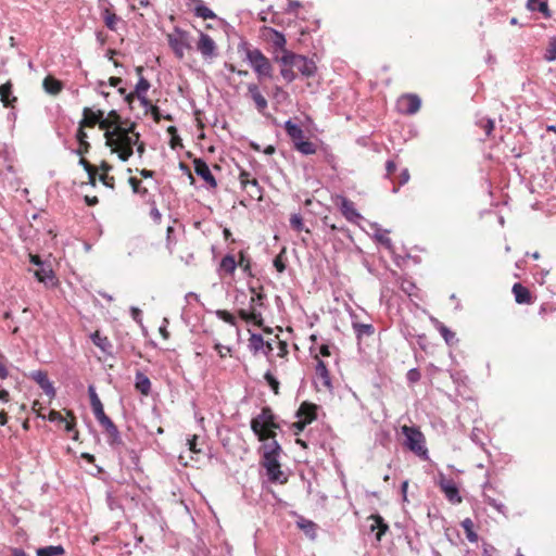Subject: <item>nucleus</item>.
I'll return each instance as SVG.
<instances>
[{
  "label": "nucleus",
  "mask_w": 556,
  "mask_h": 556,
  "mask_svg": "<svg viewBox=\"0 0 556 556\" xmlns=\"http://www.w3.org/2000/svg\"><path fill=\"white\" fill-rule=\"evenodd\" d=\"M238 53L243 55V61L250 65L260 81L274 79L273 58H267L258 48L253 47L244 38L240 39Z\"/></svg>",
  "instance_id": "f257e3e1"
},
{
  "label": "nucleus",
  "mask_w": 556,
  "mask_h": 556,
  "mask_svg": "<svg viewBox=\"0 0 556 556\" xmlns=\"http://www.w3.org/2000/svg\"><path fill=\"white\" fill-rule=\"evenodd\" d=\"M276 416L269 406H264L261 413L251 419L250 426L252 432L262 442L275 438L273 429L279 428L276 424Z\"/></svg>",
  "instance_id": "f03ea898"
},
{
  "label": "nucleus",
  "mask_w": 556,
  "mask_h": 556,
  "mask_svg": "<svg viewBox=\"0 0 556 556\" xmlns=\"http://www.w3.org/2000/svg\"><path fill=\"white\" fill-rule=\"evenodd\" d=\"M274 61L280 65H293L305 78L314 77L317 73V65L312 59L293 51H286L282 55L275 54Z\"/></svg>",
  "instance_id": "7ed1b4c3"
},
{
  "label": "nucleus",
  "mask_w": 556,
  "mask_h": 556,
  "mask_svg": "<svg viewBox=\"0 0 556 556\" xmlns=\"http://www.w3.org/2000/svg\"><path fill=\"white\" fill-rule=\"evenodd\" d=\"M405 435V446L422 460L429 458L424 433L416 427L404 426L402 429Z\"/></svg>",
  "instance_id": "20e7f679"
},
{
  "label": "nucleus",
  "mask_w": 556,
  "mask_h": 556,
  "mask_svg": "<svg viewBox=\"0 0 556 556\" xmlns=\"http://www.w3.org/2000/svg\"><path fill=\"white\" fill-rule=\"evenodd\" d=\"M267 295L264 292H258L252 295L249 302V309L240 308L238 311L239 317L244 321L260 323L263 320L262 313L258 308L266 306Z\"/></svg>",
  "instance_id": "39448f33"
},
{
  "label": "nucleus",
  "mask_w": 556,
  "mask_h": 556,
  "mask_svg": "<svg viewBox=\"0 0 556 556\" xmlns=\"http://www.w3.org/2000/svg\"><path fill=\"white\" fill-rule=\"evenodd\" d=\"M167 42L178 60L184 59L186 49H191L190 34L178 26L174 28L173 34L167 35Z\"/></svg>",
  "instance_id": "423d86ee"
},
{
  "label": "nucleus",
  "mask_w": 556,
  "mask_h": 556,
  "mask_svg": "<svg viewBox=\"0 0 556 556\" xmlns=\"http://www.w3.org/2000/svg\"><path fill=\"white\" fill-rule=\"evenodd\" d=\"M437 484L451 504L457 505L462 503L463 498L459 494V489L453 479L447 478L443 472H440Z\"/></svg>",
  "instance_id": "0eeeda50"
},
{
  "label": "nucleus",
  "mask_w": 556,
  "mask_h": 556,
  "mask_svg": "<svg viewBox=\"0 0 556 556\" xmlns=\"http://www.w3.org/2000/svg\"><path fill=\"white\" fill-rule=\"evenodd\" d=\"M105 138L108 140V144L114 148H134L135 144L138 143L140 134H136V138L127 135L126 132H121L117 129L106 130Z\"/></svg>",
  "instance_id": "6e6552de"
},
{
  "label": "nucleus",
  "mask_w": 556,
  "mask_h": 556,
  "mask_svg": "<svg viewBox=\"0 0 556 556\" xmlns=\"http://www.w3.org/2000/svg\"><path fill=\"white\" fill-rule=\"evenodd\" d=\"M421 106V99L415 93H407L399 98L396 102L397 111L405 115L416 114Z\"/></svg>",
  "instance_id": "1a4fd4ad"
},
{
  "label": "nucleus",
  "mask_w": 556,
  "mask_h": 556,
  "mask_svg": "<svg viewBox=\"0 0 556 556\" xmlns=\"http://www.w3.org/2000/svg\"><path fill=\"white\" fill-rule=\"evenodd\" d=\"M28 378L35 381L50 399H54L56 390L45 370L38 369L29 372Z\"/></svg>",
  "instance_id": "9d476101"
},
{
  "label": "nucleus",
  "mask_w": 556,
  "mask_h": 556,
  "mask_svg": "<svg viewBox=\"0 0 556 556\" xmlns=\"http://www.w3.org/2000/svg\"><path fill=\"white\" fill-rule=\"evenodd\" d=\"M199 41L197 43V49L201 53V55L207 60H212L218 55L217 46L212 37L203 31H199Z\"/></svg>",
  "instance_id": "9b49d317"
},
{
  "label": "nucleus",
  "mask_w": 556,
  "mask_h": 556,
  "mask_svg": "<svg viewBox=\"0 0 556 556\" xmlns=\"http://www.w3.org/2000/svg\"><path fill=\"white\" fill-rule=\"evenodd\" d=\"M193 167L197 176H199L206 182L208 189H215L217 187V180L212 174L207 163L203 159H194Z\"/></svg>",
  "instance_id": "f8f14e48"
},
{
  "label": "nucleus",
  "mask_w": 556,
  "mask_h": 556,
  "mask_svg": "<svg viewBox=\"0 0 556 556\" xmlns=\"http://www.w3.org/2000/svg\"><path fill=\"white\" fill-rule=\"evenodd\" d=\"M34 276L39 282L43 283L46 287H55L58 283V279L52 269V265L49 261L43 263V265L39 266L34 271Z\"/></svg>",
  "instance_id": "ddd939ff"
},
{
  "label": "nucleus",
  "mask_w": 556,
  "mask_h": 556,
  "mask_svg": "<svg viewBox=\"0 0 556 556\" xmlns=\"http://www.w3.org/2000/svg\"><path fill=\"white\" fill-rule=\"evenodd\" d=\"M83 119L80 126L93 127L99 123L101 129L106 128L108 122L104 119V112L102 110L92 111L90 108L83 110Z\"/></svg>",
  "instance_id": "4468645a"
},
{
  "label": "nucleus",
  "mask_w": 556,
  "mask_h": 556,
  "mask_svg": "<svg viewBox=\"0 0 556 556\" xmlns=\"http://www.w3.org/2000/svg\"><path fill=\"white\" fill-rule=\"evenodd\" d=\"M264 454L262 458L263 466H267L269 464H276L279 457V453L281 452V446L279 443L274 439H271L270 442L263 444Z\"/></svg>",
  "instance_id": "2eb2a0df"
},
{
  "label": "nucleus",
  "mask_w": 556,
  "mask_h": 556,
  "mask_svg": "<svg viewBox=\"0 0 556 556\" xmlns=\"http://www.w3.org/2000/svg\"><path fill=\"white\" fill-rule=\"evenodd\" d=\"M340 203L339 208L342 213V215L351 223H357L359 219H362V215L358 213V211L355 208L354 203L348 199L346 197L340 195Z\"/></svg>",
  "instance_id": "dca6fc26"
},
{
  "label": "nucleus",
  "mask_w": 556,
  "mask_h": 556,
  "mask_svg": "<svg viewBox=\"0 0 556 556\" xmlns=\"http://www.w3.org/2000/svg\"><path fill=\"white\" fill-rule=\"evenodd\" d=\"M248 96L255 103V108L260 113H264L268 106L266 98L262 94L258 85L254 83L248 84Z\"/></svg>",
  "instance_id": "f3484780"
},
{
  "label": "nucleus",
  "mask_w": 556,
  "mask_h": 556,
  "mask_svg": "<svg viewBox=\"0 0 556 556\" xmlns=\"http://www.w3.org/2000/svg\"><path fill=\"white\" fill-rule=\"evenodd\" d=\"M369 520H372V523L370 525V531L374 532L377 530L376 533V542L379 544L382 540V536L389 531V525L386 522L383 517L379 514H371L368 517Z\"/></svg>",
  "instance_id": "a211bd4d"
},
{
  "label": "nucleus",
  "mask_w": 556,
  "mask_h": 556,
  "mask_svg": "<svg viewBox=\"0 0 556 556\" xmlns=\"http://www.w3.org/2000/svg\"><path fill=\"white\" fill-rule=\"evenodd\" d=\"M269 30L271 33V38H270V43L273 47L271 55L273 56L275 54L282 55V54H285L286 51H289L286 48L287 39H286L285 35L281 31L274 29V28H269Z\"/></svg>",
  "instance_id": "6ab92c4d"
},
{
  "label": "nucleus",
  "mask_w": 556,
  "mask_h": 556,
  "mask_svg": "<svg viewBox=\"0 0 556 556\" xmlns=\"http://www.w3.org/2000/svg\"><path fill=\"white\" fill-rule=\"evenodd\" d=\"M91 342L99 348L105 355H113V344L106 336H102L99 331H94L89 336Z\"/></svg>",
  "instance_id": "aec40b11"
},
{
  "label": "nucleus",
  "mask_w": 556,
  "mask_h": 556,
  "mask_svg": "<svg viewBox=\"0 0 556 556\" xmlns=\"http://www.w3.org/2000/svg\"><path fill=\"white\" fill-rule=\"evenodd\" d=\"M266 469V476L268 478V481L271 483H279L283 484L288 481V477L285 475V472L280 469V463L277 462L276 464H269L267 466H264Z\"/></svg>",
  "instance_id": "412c9836"
},
{
  "label": "nucleus",
  "mask_w": 556,
  "mask_h": 556,
  "mask_svg": "<svg viewBox=\"0 0 556 556\" xmlns=\"http://www.w3.org/2000/svg\"><path fill=\"white\" fill-rule=\"evenodd\" d=\"M295 416L308 425L317 417V405L304 402L296 410Z\"/></svg>",
  "instance_id": "4be33fe9"
},
{
  "label": "nucleus",
  "mask_w": 556,
  "mask_h": 556,
  "mask_svg": "<svg viewBox=\"0 0 556 556\" xmlns=\"http://www.w3.org/2000/svg\"><path fill=\"white\" fill-rule=\"evenodd\" d=\"M283 128L293 142V146H295V141H301L305 138L302 127L294 123L291 118L285 122Z\"/></svg>",
  "instance_id": "5701e85b"
},
{
  "label": "nucleus",
  "mask_w": 556,
  "mask_h": 556,
  "mask_svg": "<svg viewBox=\"0 0 556 556\" xmlns=\"http://www.w3.org/2000/svg\"><path fill=\"white\" fill-rule=\"evenodd\" d=\"M315 358L317 361V364L315 366L316 377L320 380L324 387L331 388V377L326 363L321 361L318 356H316Z\"/></svg>",
  "instance_id": "b1692460"
},
{
  "label": "nucleus",
  "mask_w": 556,
  "mask_h": 556,
  "mask_svg": "<svg viewBox=\"0 0 556 556\" xmlns=\"http://www.w3.org/2000/svg\"><path fill=\"white\" fill-rule=\"evenodd\" d=\"M238 267L237 261L232 254H226L218 266V274L220 276L228 275L232 276L236 271V268Z\"/></svg>",
  "instance_id": "393cba45"
},
{
  "label": "nucleus",
  "mask_w": 556,
  "mask_h": 556,
  "mask_svg": "<svg viewBox=\"0 0 556 556\" xmlns=\"http://www.w3.org/2000/svg\"><path fill=\"white\" fill-rule=\"evenodd\" d=\"M135 389L144 396H148L151 392V380L140 370H137L135 375Z\"/></svg>",
  "instance_id": "a878e982"
},
{
  "label": "nucleus",
  "mask_w": 556,
  "mask_h": 556,
  "mask_svg": "<svg viewBox=\"0 0 556 556\" xmlns=\"http://www.w3.org/2000/svg\"><path fill=\"white\" fill-rule=\"evenodd\" d=\"M296 526L311 540H315L316 539L318 526L314 521H312L309 519H306L303 516H299L298 520H296Z\"/></svg>",
  "instance_id": "bb28decb"
},
{
  "label": "nucleus",
  "mask_w": 556,
  "mask_h": 556,
  "mask_svg": "<svg viewBox=\"0 0 556 556\" xmlns=\"http://www.w3.org/2000/svg\"><path fill=\"white\" fill-rule=\"evenodd\" d=\"M433 325H434L435 329L440 332V334L443 337L445 343L448 346H454L458 342V339L456 338L455 332H453L443 323H441L438 319H433Z\"/></svg>",
  "instance_id": "cd10ccee"
},
{
  "label": "nucleus",
  "mask_w": 556,
  "mask_h": 556,
  "mask_svg": "<svg viewBox=\"0 0 556 556\" xmlns=\"http://www.w3.org/2000/svg\"><path fill=\"white\" fill-rule=\"evenodd\" d=\"M515 300L518 304H530L532 303V295L528 288L519 282H516L511 289Z\"/></svg>",
  "instance_id": "c85d7f7f"
},
{
  "label": "nucleus",
  "mask_w": 556,
  "mask_h": 556,
  "mask_svg": "<svg viewBox=\"0 0 556 556\" xmlns=\"http://www.w3.org/2000/svg\"><path fill=\"white\" fill-rule=\"evenodd\" d=\"M526 7L531 12L542 13L544 18L552 17V11L548 8L547 0H528Z\"/></svg>",
  "instance_id": "c756f323"
},
{
  "label": "nucleus",
  "mask_w": 556,
  "mask_h": 556,
  "mask_svg": "<svg viewBox=\"0 0 556 556\" xmlns=\"http://www.w3.org/2000/svg\"><path fill=\"white\" fill-rule=\"evenodd\" d=\"M42 88L48 94L58 96L63 90V83L60 79L48 75L42 81Z\"/></svg>",
  "instance_id": "7c9ffc66"
},
{
  "label": "nucleus",
  "mask_w": 556,
  "mask_h": 556,
  "mask_svg": "<svg viewBox=\"0 0 556 556\" xmlns=\"http://www.w3.org/2000/svg\"><path fill=\"white\" fill-rule=\"evenodd\" d=\"M0 100L7 108H13V103L17 101V98L13 96L12 84L10 81L0 86Z\"/></svg>",
  "instance_id": "2f4dec72"
},
{
  "label": "nucleus",
  "mask_w": 556,
  "mask_h": 556,
  "mask_svg": "<svg viewBox=\"0 0 556 556\" xmlns=\"http://www.w3.org/2000/svg\"><path fill=\"white\" fill-rule=\"evenodd\" d=\"M249 184L248 189H244L247 191V194L249 197V200L251 201H262L264 189L260 185L258 180L256 178H252Z\"/></svg>",
  "instance_id": "473e14b6"
},
{
  "label": "nucleus",
  "mask_w": 556,
  "mask_h": 556,
  "mask_svg": "<svg viewBox=\"0 0 556 556\" xmlns=\"http://www.w3.org/2000/svg\"><path fill=\"white\" fill-rule=\"evenodd\" d=\"M142 71L143 68L141 66L137 67L136 68V72L137 74L139 75V80L138 83L136 84L135 86V90H134V98L135 97H140V96H147V92L148 90L150 89L151 85L149 83L148 79H146L143 76H142Z\"/></svg>",
  "instance_id": "72a5a7b5"
},
{
  "label": "nucleus",
  "mask_w": 556,
  "mask_h": 556,
  "mask_svg": "<svg viewBox=\"0 0 556 556\" xmlns=\"http://www.w3.org/2000/svg\"><path fill=\"white\" fill-rule=\"evenodd\" d=\"M108 438L106 442L110 445V447L114 451H117L121 446L124 445L122 434L117 428V426L113 427L109 431L105 432Z\"/></svg>",
  "instance_id": "f704fd0d"
},
{
  "label": "nucleus",
  "mask_w": 556,
  "mask_h": 556,
  "mask_svg": "<svg viewBox=\"0 0 556 556\" xmlns=\"http://www.w3.org/2000/svg\"><path fill=\"white\" fill-rule=\"evenodd\" d=\"M352 327L358 341H361L363 337H370L375 333V327L371 324L353 321Z\"/></svg>",
  "instance_id": "c9c22d12"
},
{
  "label": "nucleus",
  "mask_w": 556,
  "mask_h": 556,
  "mask_svg": "<svg viewBox=\"0 0 556 556\" xmlns=\"http://www.w3.org/2000/svg\"><path fill=\"white\" fill-rule=\"evenodd\" d=\"M65 549L62 545H48L36 549L37 556H63Z\"/></svg>",
  "instance_id": "e433bc0d"
},
{
  "label": "nucleus",
  "mask_w": 556,
  "mask_h": 556,
  "mask_svg": "<svg viewBox=\"0 0 556 556\" xmlns=\"http://www.w3.org/2000/svg\"><path fill=\"white\" fill-rule=\"evenodd\" d=\"M248 348L254 355L265 348V341L261 333H251Z\"/></svg>",
  "instance_id": "4c0bfd02"
},
{
  "label": "nucleus",
  "mask_w": 556,
  "mask_h": 556,
  "mask_svg": "<svg viewBox=\"0 0 556 556\" xmlns=\"http://www.w3.org/2000/svg\"><path fill=\"white\" fill-rule=\"evenodd\" d=\"M198 4L194 7V15L203 20H214L216 14L206 7L201 0H197Z\"/></svg>",
  "instance_id": "58836bf2"
},
{
  "label": "nucleus",
  "mask_w": 556,
  "mask_h": 556,
  "mask_svg": "<svg viewBox=\"0 0 556 556\" xmlns=\"http://www.w3.org/2000/svg\"><path fill=\"white\" fill-rule=\"evenodd\" d=\"M295 150L304 155H312L316 153V144L305 138L301 141H295Z\"/></svg>",
  "instance_id": "ea45409f"
},
{
  "label": "nucleus",
  "mask_w": 556,
  "mask_h": 556,
  "mask_svg": "<svg viewBox=\"0 0 556 556\" xmlns=\"http://www.w3.org/2000/svg\"><path fill=\"white\" fill-rule=\"evenodd\" d=\"M238 267L242 269V271L249 276L254 277V274L252 273V261L249 255H247L244 252L239 253V260L237 261Z\"/></svg>",
  "instance_id": "a19ab883"
},
{
  "label": "nucleus",
  "mask_w": 556,
  "mask_h": 556,
  "mask_svg": "<svg viewBox=\"0 0 556 556\" xmlns=\"http://www.w3.org/2000/svg\"><path fill=\"white\" fill-rule=\"evenodd\" d=\"M462 527L465 530L466 538L469 542L476 543L479 539L477 532L473 529V522L470 518H466L462 521Z\"/></svg>",
  "instance_id": "79ce46f5"
},
{
  "label": "nucleus",
  "mask_w": 556,
  "mask_h": 556,
  "mask_svg": "<svg viewBox=\"0 0 556 556\" xmlns=\"http://www.w3.org/2000/svg\"><path fill=\"white\" fill-rule=\"evenodd\" d=\"M102 17L105 26L110 30H116V25L121 18L115 13L111 12L109 9H104L102 12Z\"/></svg>",
  "instance_id": "37998d69"
},
{
  "label": "nucleus",
  "mask_w": 556,
  "mask_h": 556,
  "mask_svg": "<svg viewBox=\"0 0 556 556\" xmlns=\"http://www.w3.org/2000/svg\"><path fill=\"white\" fill-rule=\"evenodd\" d=\"M483 500L485 504L493 507L497 513L502 514L503 516L507 515V507L502 502L491 497L486 493H483Z\"/></svg>",
  "instance_id": "c03bdc74"
},
{
  "label": "nucleus",
  "mask_w": 556,
  "mask_h": 556,
  "mask_svg": "<svg viewBox=\"0 0 556 556\" xmlns=\"http://www.w3.org/2000/svg\"><path fill=\"white\" fill-rule=\"evenodd\" d=\"M273 265L278 273H283L287 268V257L286 250L282 249L279 254H277L273 261Z\"/></svg>",
  "instance_id": "a18cd8bd"
},
{
  "label": "nucleus",
  "mask_w": 556,
  "mask_h": 556,
  "mask_svg": "<svg viewBox=\"0 0 556 556\" xmlns=\"http://www.w3.org/2000/svg\"><path fill=\"white\" fill-rule=\"evenodd\" d=\"M293 65H281L280 67V76L287 83L290 84L294 81L298 77L296 73L292 70Z\"/></svg>",
  "instance_id": "49530a36"
},
{
  "label": "nucleus",
  "mask_w": 556,
  "mask_h": 556,
  "mask_svg": "<svg viewBox=\"0 0 556 556\" xmlns=\"http://www.w3.org/2000/svg\"><path fill=\"white\" fill-rule=\"evenodd\" d=\"M544 59L547 62L556 61V36L548 39V45L544 53Z\"/></svg>",
  "instance_id": "de8ad7c7"
},
{
  "label": "nucleus",
  "mask_w": 556,
  "mask_h": 556,
  "mask_svg": "<svg viewBox=\"0 0 556 556\" xmlns=\"http://www.w3.org/2000/svg\"><path fill=\"white\" fill-rule=\"evenodd\" d=\"M289 222L290 227L296 232H301L305 229L304 222L300 213L291 214Z\"/></svg>",
  "instance_id": "09e8293b"
},
{
  "label": "nucleus",
  "mask_w": 556,
  "mask_h": 556,
  "mask_svg": "<svg viewBox=\"0 0 556 556\" xmlns=\"http://www.w3.org/2000/svg\"><path fill=\"white\" fill-rule=\"evenodd\" d=\"M128 182L134 193L140 194L142 198H144L149 193L148 189L141 186V180H139L138 178L130 177L128 179Z\"/></svg>",
  "instance_id": "8fccbe9b"
},
{
  "label": "nucleus",
  "mask_w": 556,
  "mask_h": 556,
  "mask_svg": "<svg viewBox=\"0 0 556 556\" xmlns=\"http://www.w3.org/2000/svg\"><path fill=\"white\" fill-rule=\"evenodd\" d=\"M264 380L266 381V383L268 384V387L271 389V391L275 394L279 393V386H280V383H279L278 379L271 374L270 370H267L264 374Z\"/></svg>",
  "instance_id": "3c124183"
},
{
  "label": "nucleus",
  "mask_w": 556,
  "mask_h": 556,
  "mask_svg": "<svg viewBox=\"0 0 556 556\" xmlns=\"http://www.w3.org/2000/svg\"><path fill=\"white\" fill-rule=\"evenodd\" d=\"M375 238L376 240L381 243L389 252H391L392 254L394 253V245H393V242L392 240L387 237L384 233H381V232H376L375 233Z\"/></svg>",
  "instance_id": "603ef678"
},
{
  "label": "nucleus",
  "mask_w": 556,
  "mask_h": 556,
  "mask_svg": "<svg viewBox=\"0 0 556 556\" xmlns=\"http://www.w3.org/2000/svg\"><path fill=\"white\" fill-rule=\"evenodd\" d=\"M216 316L220 320H223V321H225V323H227V324H229L231 326H236L237 325L236 317L231 313H229L228 311L218 309V311H216Z\"/></svg>",
  "instance_id": "864d4df0"
},
{
  "label": "nucleus",
  "mask_w": 556,
  "mask_h": 556,
  "mask_svg": "<svg viewBox=\"0 0 556 556\" xmlns=\"http://www.w3.org/2000/svg\"><path fill=\"white\" fill-rule=\"evenodd\" d=\"M483 437H484V432H483V430H481V429H479V428H477V427H475V428L472 429L471 433H470V439H471V441H472L475 444H477V445H479V446H481V447H483V446H484Z\"/></svg>",
  "instance_id": "5fc2aeb1"
},
{
  "label": "nucleus",
  "mask_w": 556,
  "mask_h": 556,
  "mask_svg": "<svg viewBox=\"0 0 556 556\" xmlns=\"http://www.w3.org/2000/svg\"><path fill=\"white\" fill-rule=\"evenodd\" d=\"M478 125L484 130L488 137L491 136L494 129V121L492 118H481Z\"/></svg>",
  "instance_id": "6e6d98bb"
},
{
  "label": "nucleus",
  "mask_w": 556,
  "mask_h": 556,
  "mask_svg": "<svg viewBox=\"0 0 556 556\" xmlns=\"http://www.w3.org/2000/svg\"><path fill=\"white\" fill-rule=\"evenodd\" d=\"M401 334L407 340L412 341L415 337V329L407 324H404L400 328Z\"/></svg>",
  "instance_id": "4d7b16f0"
},
{
  "label": "nucleus",
  "mask_w": 556,
  "mask_h": 556,
  "mask_svg": "<svg viewBox=\"0 0 556 556\" xmlns=\"http://www.w3.org/2000/svg\"><path fill=\"white\" fill-rule=\"evenodd\" d=\"M421 378V374L418 368H412L406 374V379L409 384L417 383Z\"/></svg>",
  "instance_id": "13d9d810"
},
{
  "label": "nucleus",
  "mask_w": 556,
  "mask_h": 556,
  "mask_svg": "<svg viewBox=\"0 0 556 556\" xmlns=\"http://www.w3.org/2000/svg\"><path fill=\"white\" fill-rule=\"evenodd\" d=\"M84 127L85 126L79 125L75 137H76V140L78 141V144L84 146L86 148V147H90V144L87 141V132L84 130Z\"/></svg>",
  "instance_id": "bf43d9fd"
},
{
  "label": "nucleus",
  "mask_w": 556,
  "mask_h": 556,
  "mask_svg": "<svg viewBox=\"0 0 556 556\" xmlns=\"http://www.w3.org/2000/svg\"><path fill=\"white\" fill-rule=\"evenodd\" d=\"M409 172L407 168H403L402 172H401V175H400V181H399V186L397 187H393L392 189V192L393 193H396L399 192V189L401 186H404L405 184L408 182L409 180Z\"/></svg>",
  "instance_id": "052dcab7"
},
{
  "label": "nucleus",
  "mask_w": 556,
  "mask_h": 556,
  "mask_svg": "<svg viewBox=\"0 0 556 556\" xmlns=\"http://www.w3.org/2000/svg\"><path fill=\"white\" fill-rule=\"evenodd\" d=\"M130 316L141 328H143L142 311L140 308H138L136 306H131L130 307Z\"/></svg>",
  "instance_id": "680f3d73"
},
{
  "label": "nucleus",
  "mask_w": 556,
  "mask_h": 556,
  "mask_svg": "<svg viewBox=\"0 0 556 556\" xmlns=\"http://www.w3.org/2000/svg\"><path fill=\"white\" fill-rule=\"evenodd\" d=\"M118 153V157L126 162L130 159V156L134 154V148H115Z\"/></svg>",
  "instance_id": "e2e57ef3"
},
{
  "label": "nucleus",
  "mask_w": 556,
  "mask_h": 556,
  "mask_svg": "<svg viewBox=\"0 0 556 556\" xmlns=\"http://www.w3.org/2000/svg\"><path fill=\"white\" fill-rule=\"evenodd\" d=\"M97 421L105 432L116 426L108 415L102 416L101 418L97 419Z\"/></svg>",
  "instance_id": "0e129e2a"
},
{
  "label": "nucleus",
  "mask_w": 556,
  "mask_h": 556,
  "mask_svg": "<svg viewBox=\"0 0 556 556\" xmlns=\"http://www.w3.org/2000/svg\"><path fill=\"white\" fill-rule=\"evenodd\" d=\"M48 420L51 422H59V424H63L66 421L65 417L60 412H56L54 409L50 410V413L48 415Z\"/></svg>",
  "instance_id": "69168bd1"
},
{
  "label": "nucleus",
  "mask_w": 556,
  "mask_h": 556,
  "mask_svg": "<svg viewBox=\"0 0 556 556\" xmlns=\"http://www.w3.org/2000/svg\"><path fill=\"white\" fill-rule=\"evenodd\" d=\"M100 181L108 188L114 189V177L110 176L109 174L104 173L99 176Z\"/></svg>",
  "instance_id": "338daca9"
},
{
  "label": "nucleus",
  "mask_w": 556,
  "mask_h": 556,
  "mask_svg": "<svg viewBox=\"0 0 556 556\" xmlns=\"http://www.w3.org/2000/svg\"><path fill=\"white\" fill-rule=\"evenodd\" d=\"M414 289H416V286L414 282L409 281V280H403L401 282V290L406 293L407 295H412L413 294V291Z\"/></svg>",
  "instance_id": "774afa93"
}]
</instances>
